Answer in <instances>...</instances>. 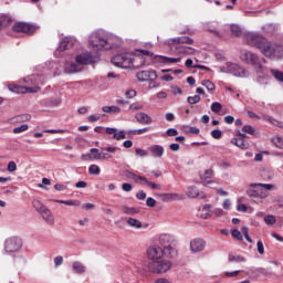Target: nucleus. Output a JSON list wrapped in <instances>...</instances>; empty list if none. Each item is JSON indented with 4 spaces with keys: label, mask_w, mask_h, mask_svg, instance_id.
<instances>
[{
    "label": "nucleus",
    "mask_w": 283,
    "mask_h": 283,
    "mask_svg": "<svg viewBox=\"0 0 283 283\" xmlns=\"http://www.w3.org/2000/svg\"><path fill=\"white\" fill-rule=\"evenodd\" d=\"M273 189L271 184H251L247 190L249 198H261L264 200L269 196V191Z\"/></svg>",
    "instance_id": "4"
},
{
    "label": "nucleus",
    "mask_w": 283,
    "mask_h": 283,
    "mask_svg": "<svg viewBox=\"0 0 283 283\" xmlns=\"http://www.w3.org/2000/svg\"><path fill=\"white\" fill-rule=\"evenodd\" d=\"M146 185L148 187H151V189H161L160 185L149 181L147 178L145 180Z\"/></svg>",
    "instance_id": "54"
},
{
    "label": "nucleus",
    "mask_w": 283,
    "mask_h": 283,
    "mask_svg": "<svg viewBox=\"0 0 283 283\" xmlns=\"http://www.w3.org/2000/svg\"><path fill=\"white\" fill-rule=\"evenodd\" d=\"M147 132H149V127H145V128H139V129L132 130L130 134H134V135H142V134H147Z\"/></svg>",
    "instance_id": "52"
},
{
    "label": "nucleus",
    "mask_w": 283,
    "mask_h": 283,
    "mask_svg": "<svg viewBox=\"0 0 283 283\" xmlns=\"http://www.w3.org/2000/svg\"><path fill=\"white\" fill-rule=\"evenodd\" d=\"M164 202H171V200H182L178 193H160L158 195Z\"/></svg>",
    "instance_id": "26"
},
{
    "label": "nucleus",
    "mask_w": 283,
    "mask_h": 283,
    "mask_svg": "<svg viewBox=\"0 0 283 283\" xmlns=\"http://www.w3.org/2000/svg\"><path fill=\"white\" fill-rule=\"evenodd\" d=\"M228 260L229 262H235V263H239V262H245L247 260L244 259V256L242 255H235L233 253H230L228 255Z\"/></svg>",
    "instance_id": "38"
},
{
    "label": "nucleus",
    "mask_w": 283,
    "mask_h": 283,
    "mask_svg": "<svg viewBox=\"0 0 283 283\" xmlns=\"http://www.w3.org/2000/svg\"><path fill=\"white\" fill-rule=\"evenodd\" d=\"M40 216H42V219L46 222V224H54V214L49 208L42 210Z\"/></svg>",
    "instance_id": "23"
},
{
    "label": "nucleus",
    "mask_w": 283,
    "mask_h": 283,
    "mask_svg": "<svg viewBox=\"0 0 283 283\" xmlns=\"http://www.w3.org/2000/svg\"><path fill=\"white\" fill-rule=\"evenodd\" d=\"M12 23V18L8 15L0 17V30H3V28H8Z\"/></svg>",
    "instance_id": "35"
},
{
    "label": "nucleus",
    "mask_w": 283,
    "mask_h": 283,
    "mask_svg": "<svg viewBox=\"0 0 283 283\" xmlns=\"http://www.w3.org/2000/svg\"><path fill=\"white\" fill-rule=\"evenodd\" d=\"M264 222H265V224H269V226L275 224V216H273V214L265 216Z\"/></svg>",
    "instance_id": "46"
},
{
    "label": "nucleus",
    "mask_w": 283,
    "mask_h": 283,
    "mask_svg": "<svg viewBox=\"0 0 283 283\" xmlns=\"http://www.w3.org/2000/svg\"><path fill=\"white\" fill-rule=\"evenodd\" d=\"M212 138H216V140H220L222 138V130L220 129H214L211 132Z\"/></svg>",
    "instance_id": "51"
},
{
    "label": "nucleus",
    "mask_w": 283,
    "mask_h": 283,
    "mask_svg": "<svg viewBox=\"0 0 283 283\" xmlns=\"http://www.w3.org/2000/svg\"><path fill=\"white\" fill-rule=\"evenodd\" d=\"M232 237H234L235 240H242V232H240L239 230H233Z\"/></svg>",
    "instance_id": "59"
},
{
    "label": "nucleus",
    "mask_w": 283,
    "mask_h": 283,
    "mask_svg": "<svg viewBox=\"0 0 283 283\" xmlns=\"http://www.w3.org/2000/svg\"><path fill=\"white\" fill-rule=\"evenodd\" d=\"M205 240L202 239H195L190 242V250L192 253H200V251H205Z\"/></svg>",
    "instance_id": "15"
},
{
    "label": "nucleus",
    "mask_w": 283,
    "mask_h": 283,
    "mask_svg": "<svg viewBox=\"0 0 283 283\" xmlns=\"http://www.w3.org/2000/svg\"><path fill=\"white\" fill-rule=\"evenodd\" d=\"M71 48H74V39L72 38H64L60 42L59 51L65 52V50H71Z\"/></svg>",
    "instance_id": "22"
},
{
    "label": "nucleus",
    "mask_w": 283,
    "mask_h": 283,
    "mask_svg": "<svg viewBox=\"0 0 283 283\" xmlns=\"http://www.w3.org/2000/svg\"><path fill=\"white\" fill-rule=\"evenodd\" d=\"M28 124H22L13 129V134H23V132H28Z\"/></svg>",
    "instance_id": "45"
},
{
    "label": "nucleus",
    "mask_w": 283,
    "mask_h": 283,
    "mask_svg": "<svg viewBox=\"0 0 283 283\" xmlns=\"http://www.w3.org/2000/svg\"><path fill=\"white\" fill-rule=\"evenodd\" d=\"M242 132H243L244 134H251V135L255 134V129H254L253 126H251V125H245V126H243V127H242Z\"/></svg>",
    "instance_id": "49"
},
{
    "label": "nucleus",
    "mask_w": 283,
    "mask_h": 283,
    "mask_svg": "<svg viewBox=\"0 0 283 283\" xmlns=\"http://www.w3.org/2000/svg\"><path fill=\"white\" fill-rule=\"evenodd\" d=\"M147 255L149 260H160L165 255V250L158 245H153L148 248Z\"/></svg>",
    "instance_id": "12"
},
{
    "label": "nucleus",
    "mask_w": 283,
    "mask_h": 283,
    "mask_svg": "<svg viewBox=\"0 0 283 283\" xmlns=\"http://www.w3.org/2000/svg\"><path fill=\"white\" fill-rule=\"evenodd\" d=\"M21 247H23V241L18 237H10L4 241L6 253H17L21 251Z\"/></svg>",
    "instance_id": "6"
},
{
    "label": "nucleus",
    "mask_w": 283,
    "mask_h": 283,
    "mask_svg": "<svg viewBox=\"0 0 283 283\" xmlns=\"http://www.w3.org/2000/svg\"><path fill=\"white\" fill-rule=\"evenodd\" d=\"M154 158H163L165 156V147L160 145H153L148 148Z\"/></svg>",
    "instance_id": "20"
},
{
    "label": "nucleus",
    "mask_w": 283,
    "mask_h": 283,
    "mask_svg": "<svg viewBox=\"0 0 283 283\" xmlns=\"http://www.w3.org/2000/svg\"><path fill=\"white\" fill-rule=\"evenodd\" d=\"M135 118L140 125H151L153 123L151 117L147 113H137Z\"/></svg>",
    "instance_id": "21"
},
{
    "label": "nucleus",
    "mask_w": 283,
    "mask_h": 283,
    "mask_svg": "<svg viewBox=\"0 0 283 283\" xmlns=\"http://www.w3.org/2000/svg\"><path fill=\"white\" fill-rule=\"evenodd\" d=\"M136 78L137 81L145 83V81H156V78H158V75L155 71H142L136 74Z\"/></svg>",
    "instance_id": "13"
},
{
    "label": "nucleus",
    "mask_w": 283,
    "mask_h": 283,
    "mask_svg": "<svg viewBox=\"0 0 283 283\" xmlns=\"http://www.w3.org/2000/svg\"><path fill=\"white\" fill-rule=\"evenodd\" d=\"M268 120H269V123H271L275 127H281L283 129V122H280V120H277L273 117H269Z\"/></svg>",
    "instance_id": "47"
},
{
    "label": "nucleus",
    "mask_w": 283,
    "mask_h": 283,
    "mask_svg": "<svg viewBox=\"0 0 283 283\" xmlns=\"http://www.w3.org/2000/svg\"><path fill=\"white\" fill-rule=\"evenodd\" d=\"M147 269H148L149 273L163 275V273H167V271H170L171 262H169L167 260L150 261L147 264Z\"/></svg>",
    "instance_id": "5"
},
{
    "label": "nucleus",
    "mask_w": 283,
    "mask_h": 283,
    "mask_svg": "<svg viewBox=\"0 0 283 283\" xmlns=\"http://www.w3.org/2000/svg\"><path fill=\"white\" fill-rule=\"evenodd\" d=\"M186 196L188 198H199L200 200H205V198H207V195L205 192L198 191V188H196L195 186L188 187Z\"/></svg>",
    "instance_id": "17"
},
{
    "label": "nucleus",
    "mask_w": 283,
    "mask_h": 283,
    "mask_svg": "<svg viewBox=\"0 0 283 283\" xmlns=\"http://www.w3.org/2000/svg\"><path fill=\"white\" fill-rule=\"evenodd\" d=\"M59 205H66V207H81V201L78 200H56Z\"/></svg>",
    "instance_id": "33"
},
{
    "label": "nucleus",
    "mask_w": 283,
    "mask_h": 283,
    "mask_svg": "<svg viewBox=\"0 0 283 283\" xmlns=\"http://www.w3.org/2000/svg\"><path fill=\"white\" fill-rule=\"evenodd\" d=\"M128 227H133V229H143V222L135 218H128L126 220Z\"/></svg>",
    "instance_id": "29"
},
{
    "label": "nucleus",
    "mask_w": 283,
    "mask_h": 283,
    "mask_svg": "<svg viewBox=\"0 0 283 283\" xmlns=\"http://www.w3.org/2000/svg\"><path fill=\"white\" fill-rule=\"evenodd\" d=\"M55 266H61L63 264V256L59 255L54 259Z\"/></svg>",
    "instance_id": "62"
},
{
    "label": "nucleus",
    "mask_w": 283,
    "mask_h": 283,
    "mask_svg": "<svg viewBox=\"0 0 283 283\" xmlns=\"http://www.w3.org/2000/svg\"><path fill=\"white\" fill-rule=\"evenodd\" d=\"M75 61L83 67V65H91V63H94V57L92 56V53H82L76 55Z\"/></svg>",
    "instance_id": "14"
},
{
    "label": "nucleus",
    "mask_w": 283,
    "mask_h": 283,
    "mask_svg": "<svg viewBox=\"0 0 283 283\" xmlns=\"http://www.w3.org/2000/svg\"><path fill=\"white\" fill-rule=\"evenodd\" d=\"M210 108L213 114H220V112H222V104H220V102H214L211 104Z\"/></svg>",
    "instance_id": "42"
},
{
    "label": "nucleus",
    "mask_w": 283,
    "mask_h": 283,
    "mask_svg": "<svg viewBox=\"0 0 283 283\" xmlns=\"http://www.w3.org/2000/svg\"><path fill=\"white\" fill-rule=\"evenodd\" d=\"M72 269L74 273H77L78 275H83V273H85V265L78 261L73 262Z\"/></svg>",
    "instance_id": "28"
},
{
    "label": "nucleus",
    "mask_w": 283,
    "mask_h": 283,
    "mask_svg": "<svg viewBox=\"0 0 283 283\" xmlns=\"http://www.w3.org/2000/svg\"><path fill=\"white\" fill-rule=\"evenodd\" d=\"M212 176H213V170L207 169L205 170L203 174L200 175V178L203 180H207V178H212Z\"/></svg>",
    "instance_id": "48"
},
{
    "label": "nucleus",
    "mask_w": 283,
    "mask_h": 283,
    "mask_svg": "<svg viewBox=\"0 0 283 283\" xmlns=\"http://www.w3.org/2000/svg\"><path fill=\"white\" fill-rule=\"evenodd\" d=\"M7 169H8V171H10V172L17 171V163H14V161H9Z\"/></svg>",
    "instance_id": "57"
},
{
    "label": "nucleus",
    "mask_w": 283,
    "mask_h": 283,
    "mask_svg": "<svg viewBox=\"0 0 283 283\" xmlns=\"http://www.w3.org/2000/svg\"><path fill=\"white\" fill-rule=\"evenodd\" d=\"M106 134L113 136L114 140H125V138H127V136L125 135V130L118 132V129L112 127L106 128Z\"/></svg>",
    "instance_id": "16"
},
{
    "label": "nucleus",
    "mask_w": 283,
    "mask_h": 283,
    "mask_svg": "<svg viewBox=\"0 0 283 283\" xmlns=\"http://www.w3.org/2000/svg\"><path fill=\"white\" fill-rule=\"evenodd\" d=\"M167 136H178V129L176 128H169L167 132H166Z\"/></svg>",
    "instance_id": "60"
},
{
    "label": "nucleus",
    "mask_w": 283,
    "mask_h": 283,
    "mask_svg": "<svg viewBox=\"0 0 283 283\" xmlns=\"http://www.w3.org/2000/svg\"><path fill=\"white\" fill-rule=\"evenodd\" d=\"M157 61L159 63H166L167 65H174L176 63H180V57H167L165 55H157Z\"/></svg>",
    "instance_id": "24"
},
{
    "label": "nucleus",
    "mask_w": 283,
    "mask_h": 283,
    "mask_svg": "<svg viewBox=\"0 0 283 283\" xmlns=\"http://www.w3.org/2000/svg\"><path fill=\"white\" fill-rule=\"evenodd\" d=\"M255 73H256V83H260V85H269V82L266 81V73L264 72V67L262 65H259L255 69Z\"/></svg>",
    "instance_id": "18"
},
{
    "label": "nucleus",
    "mask_w": 283,
    "mask_h": 283,
    "mask_svg": "<svg viewBox=\"0 0 283 283\" xmlns=\"http://www.w3.org/2000/svg\"><path fill=\"white\" fill-rule=\"evenodd\" d=\"M273 144L275 145V147H277L279 149H283V138L282 137H275L273 139Z\"/></svg>",
    "instance_id": "50"
},
{
    "label": "nucleus",
    "mask_w": 283,
    "mask_h": 283,
    "mask_svg": "<svg viewBox=\"0 0 283 283\" xmlns=\"http://www.w3.org/2000/svg\"><path fill=\"white\" fill-rule=\"evenodd\" d=\"M208 32H211V34H214V36H219L222 38V34L220 33V31H218L214 27L210 25L208 27Z\"/></svg>",
    "instance_id": "53"
},
{
    "label": "nucleus",
    "mask_w": 283,
    "mask_h": 283,
    "mask_svg": "<svg viewBox=\"0 0 283 283\" xmlns=\"http://www.w3.org/2000/svg\"><path fill=\"white\" fill-rule=\"evenodd\" d=\"M88 174H91V176H98V174H101V168L93 164L88 167Z\"/></svg>",
    "instance_id": "43"
},
{
    "label": "nucleus",
    "mask_w": 283,
    "mask_h": 283,
    "mask_svg": "<svg viewBox=\"0 0 283 283\" xmlns=\"http://www.w3.org/2000/svg\"><path fill=\"white\" fill-rule=\"evenodd\" d=\"M135 154H137V156L145 157V156H147V150H144V149H140V148H136L135 149Z\"/></svg>",
    "instance_id": "61"
},
{
    "label": "nucleus",
    "mask_w": 283,
    "mask_h": 283,
    "mask_svg": "<svg viewBox=\"0 0 283 283\" xmlns=\"http://www.w3.org/2000/svg\"><path fill=\"white\" fill-rule=\"evenodd\" d=\"M125 96H127V98H134L136 96V91H126Z\"/></svg>",
    "instance_id": "64"
},
{
    "label": "nucleus",
    "mask_w": 283,
    "mask_h": 283,
    "mask_svg": "<svg viewBox=\"0 0 283 283\" xmlns=\"http://www.w3.org/2000/svg\"><path fill=\"white\" fill-rule=\"evenodd\" d=\"M113 65H116V67H123V56L122 54L115 55L112 59Z\"/></svg>",
    "instance_id": "40"
},
{
    "label": "nucleus",
    "mask_w": 283,
    "mask_h": 283,
    "mask_svg": "<svg viewBox=\"0 0 283 283\" xmlns=\"http://www.w3.org/2000/svg\"><path fill=\"white\" fill-rule=\"evenodd\" d=\"M13 32H23L24 34H34V32H36V27L25 22H18L13 25Z\"/></svg>",
    "instance_id": "10"
},
{
    "label": "nucleus",
    "mask_w": 283,
    "mask_h": 283,
    "mask_svg": "<svg viewBox=\"0 0 283 283\" xmlns=\"http://www.w3.org/2000/svg\"><path fill=\"white\" fill-rule=\"evenodd\" d=\"M212 213L216 216V218H221V216H224V210L217 208L212 210Z\"/></svg>",
    "instance_id": "56"
},
{
    "label": "nucleus",
    "mask_w": 283,
    "mask_h": 283,
    "mask_svg": "<svg viewBox=\"0 0 283 283\" xmlns=\"http://www.w3.org/2000/svg\"><path fill=\"white\" fill-rule=\"evenodd\" d=\"M201 85H203V87H206L209 92H213V90H216V84L209 80H203Z\"/></svg>",
    "instance_id": "41"
},
{
    "label": "nucleus",
    "mask_w": 283,
    "mask_h": 283,
    "mask_svg": "<svg viewBox=\"0 0 283 283\" xmlns=\"http://www.w3.org/2000/svg\"><path fill=\"white\" fill-rule=\"evenodd\" d=\"M176 50H177L178 54H186V55L196 54V49L190 48V46H185L182 44H178L176 46Z\"/></svg>",
    "instance_id": "25"
},
{
    "label": "nucleus",
    "mask_w": 283,
    "mask_h": 283,
    "mask_svg": "<svg viewBox=\"0 0 283 283\" xmlns=\"http://www.w3.org/2000/svg\"><path fill=\"white\" fill-rule=\"evenodd\" d=\"M229 74H233V76H239L240 78H248L249 71L247 69L238 65L237 63H227Z\"/></svg>",
    "instance_id": "8"
},
{
    "label": "nucleus",
    "mask_w": 283,
    "mask_h": 283,
    "mask_svg": "<svg viewBox=\"0 0 283 283\" xmlns=\"http://www.w3.org/2000/svg\"><path fill=\"white\" fill-rule=\"evenodd\" d=\"M24 85L19 84H9L8 90L10 92H14V94H36L41 92V76L40 75H31L23 80Z\"/></svg>",
    "instance_id": "2"
},
{
    "label": "nucleus",
    "mask_w": 283,
    "mask_h": 283,
    "mask_svg": "<svg viewBox=\"0 0 283 283\" xmlns=\"http://www.w3.org/2000/svg\"><path fill=\"white\" fill-rule=\"evenodd\" d=\"M179 45L186 44V45H192L193 39L189 36H179L177 39H174Z\"/></svg>",
    "instance_id": "30"
},
{
    "label": "nucleus",
    "mask_w": 283,
    "mask_h": 283,
    "mask_svg": "<svg viewBox=\"0 0 283 283\" xmlns=\"http://www.w3.org/2000/svg\"><path fill=\"white\" fill-rule=\"evenodd\" d=\"M187 101L189 105H198L200 103V95L189 96Z\"/></svg>",
    "instance_id": "44"
},
{
    "label": "nucleus",
    "mask_w": 283,
    "mask_h": 283,
    "mask_svg": "<svg viewBox=\"0 0 283 283\" xmlns=\"http://www.w3.org/2000/svg\"><path fill=\"white\" fill-rule=\"evenodd\" d=\"M256 248L260 255H264V243H262V241H258Z\"/></svg>",
    "instance_id": "55"
},
{
    "label": "nucleus",
    "mask_w": 283,
    "mask_h": 283,
    "mask_svg": "<svg viewBox=\"0 0 283 283\" xmlns=\"http://www.w3.org/2000/svg\"><path fill=\"white\" fill-rule=\"evenodd\" d=\"M129 109H133L134 112H138V109H143V105L142 104H132L129 106Z\"/></svg>",
    "instance_id": "63"
},
{
    "label": "nucleus",
    "mask_w": 283,
    "mask_h": 283,
    "mask_svg": "<svg viewBox=\"0 0 283 283\" xmlns=\"http://www.w3.org/2000/svg\"><path fill=\"white\" fill-rule=\"evenodd\" d=\"M109 158H112L109 153H97L93 156L94 160H109Z\"/></svg>",
    "instance_id": "37"
},
{
    "label": "nucleus",
    "mask_w": 283,
    "mask_h": 283,
    "mask_svg": "<svg viewBox=\"0 0 283 283\" xmlns=\"http://www.w3.org/2000/svg\"><path fill=\"white\" fill-rule=\"evenodd\" d=\"M230 31L234 36H240L242 34V29L238 24H231Z\"/></svg>",
    "instance_id": "39"
},
{
    "label": "nucleus",
    "mask_w": 283,
    "mask_h": 283,
    "mask_svg": "<svg viewBox=\"0 0 283 283\" xmlns=\"http://www.w3.org/2000/svg\"><path fill=\"white\" fill-rule=\"evenodd\" d=\"M88 43L97 50H103V48L107 50L109 48L107 46V38L101 33H92L88 38Z\"/></svg>",
    "instance_id": "7"
},
{
    "label": "nucleus",
    "mask_w": 283,
    "mask_h": 283,
    "mask_svg": "<svg viewBox=\"0 0 283 283\" xmlns=\"http://www.w3.org/2000/svg\"><path fill=\"white\" fill-rule=\"evenodd\" d=\"M140 59V65H145V59L140 55L124 53L122 54V67L127 69L136 63V60Z\"/></svg>",
    "instance_id": "9"
},
{
    "label": "nucleus",
    "mask_w": 283,
    "mask_h": 283,
    "mask_svg": "<svg viewBox=\"0 0 283 283\" xmlns=\"http://www.w3.org/2000/svg\"><path fill=\"white\" fill-rule=\"evenodd\" d=\"M102 112L105 114H120V107L118 106H104L102 107Z\"/></svg>",
    "instance_id": "31"
},
{
    "label": "nucleus",
    "mask_w": 283,
    "mask_h": 283,
    "mask_svg": "<svg viewBox=\"0 0 283 283\" xmlns=\"http://www.w3.org/2000/svg\"><path fill=\"white\" fill-rule=\"evenodd\" d=\"M146 205H147V207H156V199H154L151 197L147 198Z\"/></svg>",
    "instance_id": "58"
},
{
    "label": "nucleus",
    "mask_w": 283,
    "mask_h": 283,
    "mask_svg": "<svg viewBox=\"0 0 283 283\" xmlns=\"http://www.w3.org/2000/svg\"><path fill=\"white\" fill-rule=\"evenodd\" d=\"M159 244L163 247L166 258H176L178 251L176 250V239L171 234H161L159 237Z\"/></svg>",
    "instance_id": "3"
},
{
    "label": "nucleus",
    "mask_w": 283,
    "mask_h": 283,
    "mask_svg": "<svg viewBox=\"0 0 283 283\" xmlns=\"http://www.w3.org/2000/svg\"><path fill=\"white\" fill-rule=\"evenodd\" d=\"M241 59L242 61H245V63H248L249 65H255L256 67L260 64V57L258 56V54L250 52V51H243L241 53Z\"/></svg>",
    "instance_id": "11"
},
{
    "label": "nucleus",
    "mask_w": 283,
    "mask_h": 283,
    "mask_svg": "<svg viewBox=\"0 0 283 283\" xmlns=\"http://www.w3.org/2000/svg\"><path fill=\"white\" fill-rule=\"evenodd\" d=\"M245 43L252 48H258L269 59H280L282 56V45L273 44L258 33H248L245 35Z\"/></svg>",
    "instance_id": "1"
},
{
    "label": "nucleus",
    "mask_w": 283,
    "mask_h": 283,
    "mask_svg": "<svg viewBox=\"0 0 283 283\" xmlns=\"http://www.w3.org/2000/svg\"><path fill=\"white\" fill-rule=\"evenodd\" d=\"M231 144L235 145V147H239L240 149H249V142L234 137L231 139Z\"/></svg>",
    "instance_id": "27"
},
{
    "label": "nucleus",
    "mask_w": 283,
    "mask_h": 283,
    "mask_svg": "<svg viewBox=\"0 0 283 283\" xmlns=\"http://www.w3.org/2000/svg\"><path fill=\"white\" fill-rule=\"evenodd\" d=\"M120 210L123 211V213H125L126 216H136V213H139V210L136 208H132V207H127V206H123L120 208Z\"/></svg>",
    "instance_id": "32"
},
{
    "label": "nucleus",
    "mask_w": 283,
    "mask_h": 283,
    "mask_svg": "<svg viewBox=\"0 0 283 283\" xmlns=\"http://www.w3.org/2000/svg\"><path fill=\"white\" fill-rule=\"evenodd\" d=\"M65 74H76V72H83V66L78 64L75 60V63H69L64 69Z\"/></svg>",
    "instance_id": "19"
},
{
    "label": "nucleus",
    "mask_w": 283,
    "mask_h": 283,
    "mask_svg": "<svg viewBox=\"0 0 283 283\" xmlns=\"http://www.w3.org/2000/svg\"><path fill=\"white\" fill-rule=\"evenodd\" d=\"M33 208L35 209V211H38V213H41L42 211L46 210L48 207H45V205H43V202H41L40 200H33L32 201Z\"/></svg>",
    "instance_id": "34"
},
{
    "label": "nucleus",
    "mask_w": 283,
    "mask_h": 283,
    "mask_svg": "<svg viewBox=\"0 0 283 283\" xmlns=\"http://www.w3.org/2000/svg\"><path fill=\"white\" fill-rule=\"evenodd\" d=\"M270 73L276 81H279L280 83H283V72L282 71L271 69Z\"/></svg>",
    "instance_id": "36"
}]
</instances>
